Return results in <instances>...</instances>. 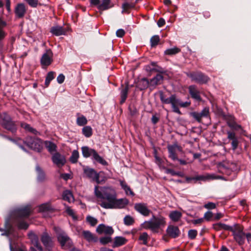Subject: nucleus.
Segmentation results:
<instances>
[{"instance_id": "nucleus-1", "label": "nucleus", "mask_w": 251, "mask_h": 251, "mask_svg": "<svg viewBox=\"0 0 251 251\" xmlns=\"http://www.w3.org/2000/svg\"><path fill=\"white\" fill-rule=\"evenodd\" d=\"M94 193L98 199V203L101 207L105 209L123 208L128 204V200L126 198L117 199L115 190L109 187H95Z\"/></svg>"}, {"instance_id": "nucleus-2", "label": "nucleus", "mask_w": 251, "mask_h": 251, "mask_svg": "<svg viewBox=\"0 0 251 251\" xmlns=\"http://www.w3.org/2000/svg\"><path fill=\"white\" fill-rule=\"evenodd\" d=\"M169 152V157L174 162H178L180 165H185L187 162L181 159L184 155V152L183 148L179 145L177 143H174L173 144L169 145L167 147Z\"/></svg>"}, {"instance_id": "nucleus-3", "label": "nucleus", "mask_w": 251, "mask_h": 251, "mask_svg": "<svg viewBox=\"0 0 251 251\" xmlns=\"http://www.w3.org/2000/svg\"><path fill=\"white\" fill-rule=\"evenodd\" d=\"M0 124L6 130L15 133L17 130V127L15 122L13 121L10 116L6 112L0 114Z\"/></svg>"}, {"instance_id": "nucleus-4", "label": "nucleus", "mask_w": 251, "mask_h": 251, "mask_svg": "<svg viewBox=\"0 0 251 251\" xmlns=\"http://www.w3.org/2000/svg\"><path fill=\"white\" fill-rule=\"evenodd\" d=\"M81 151L84 157L88 158L92 156V159L99 163L104 166L107 165V161L99 155L95 150L90 148L87 146H83L81 148Z\"/></svg>"}, {"instance_id": "nucleus-5", "label": "nucleus", "mask_w": 251, "mask_h": 251, "mask_svg": "<svg viewBox=\"0 0 251 251\" xmlns=\"http://www.w3.org/2000/svg\"><path fill=\"white\" fill-rule=\"evenodd\" d=\"M55 230L58 242L61 248L64 249L71 248L73 242L67 234L64 231L57 228H55Z\"/></svg>"}, {"instance_id": "nucleus-6", "label": "nucleus", "mask_w": 251, "mask_h": 251, "mask_svg": "<svg viewBox=\"0 0 251 251\" xmlns=\"http://www.w3.org/2000/svg\"><path fill=\"white\" fill-rule=\"evenodd\" d=\"M23 142L29 148L37 152H40L43 149L42 140L38 138L27 136Z\"/></svg>"}, {"instance_id": "nucleus-7", "label": "nucleus", "mask_w": 251, "mask_h": 251, "mask_svg": "<svg viewBox=\"0 0 251 251\" xmlns=\"http://www.w3.org/2000/svg\"><path fill=\"white\" fill-rule=\"evenodd\" d=\"M234 240L239 245H243L245 240V233L243 231V228L239 224H234L232 226V230L230 231Z\"/></svg>"}, {"instance_id": "nucleus-8", "label": "nucleus", "mask_w": 251, "mask_h": 251, "mask_svg": "<svg viewBox=\"0 0 251 251\" xmlns=\"http://www.w3.org/2000/svg\"><path fill=\"white\" fill-rule=\"evenodd\" d=\"M146 71L150 75H153V77L149 81V87L151 90L154 89L157 86V68L156 63L152 62L145 67Z\"/></svg>"}, {"instance_id": "nucleus-9", "label": "nucleus", "mask_w": 251, "mask_h": 251, "mask_svg": "<svg viewBox=\"0 0 251 251\" xmlns=\"http://www.w3.org/2000/svg\"><path fill=\"white\" fill-rule=\"evenodd\" d=\"M185 74L192 81L200 84H205L209 80L208 76L200 71L188 72Z\"/></svg>"}, {"instance_id": "nucleus-10", "label": "nucleus", "mask_w": 251, "mask_h": 251, "mask_svg": "<svg viewBox=\"0 0 251 251\" xmlns=\"http://www.w3.org/2000/svg\"><path fill=\"white\" fill-rule=\"evenodd\" d=\"M30 208L28 205L17 208L12 212V218H27L30 215Z\"/></svg>"}, {"instance_id": "nucleus-11", "label": "nucleus", "mask_w": 251, "mask_h": 251, "mask_svg": "<svg viewBox=\"0 0 251 251\" xmlns=\"http://www.w3.org/2000/svg\"><path fill=\"white\" fill-rule=\"evenodd\" d=\"M40 240L45 248L50 251L54 245L52 237L46 231H44L40 236Z\"/></svg>"}, {"instance_id": "nucleus-12", "label": "nucleus", "mask_w": 251, "mask_h": 251, "mask_svg": "<svg viewBox=\"0 0 251 251\" xmlns=\"http://www.w3.org/2000/svg\"><path fill=\"white\" fill-rule=\"evenodd\" d=\"M161 99L166 103H171L172 105L180 106L181 107H186L190 105V102H183L179 99H177L175 95H172L170 98L166 99L164 100L162 97Z\"/></svg>"}, {"instance_id": "nucleus-13", "label": "nucleus", "mask_w": 251, "mask_h": 251, "mask_svg": "<svg viewBox=\"0 0 251 251\" xmlns=\"http://www.w3.org/2000/svg\"><path fill=\"white\" fill-rule=\"evenodd\" d=\"M28 236L31 239L32 244L34 245V247H31L30 248V251H44L43 248L38 241V236L32 231H31Z\"/></svg>"}, {"instance_id": "nucleus-14", "label": "nucleus", "mask_w": 251, "mask_h": 251, "mask_svg": "<svg viewBox=\"0 0 251 251\" xmlns=\"http://www.w3.org/2000/svg\"><path fill=\"white\" fill-rule=\"evenodd\" d=\"M27 11V8L24 3H18L15 7L14 13L17 19H22L24 17Z\"/></svg>"}, {"instance_id": "nucleus-15", "label": "nucleus", "mask_w": 251, "mask_h": 251, "mask_svg": "<svg viewBox=\"0 0 251 251\" xmlns=\"http://www.w3.org/2000/svg\"><path fill=\"white\" fill-rule=\"evenodd\" d=\"M51 160L53 163L58 167L63 166L66 162L65 156L58 152L52 154Z\"/></svg>"}, {"instance_id": "nucleus-16", "label": "nucleus", "mask_w": 251, "mask_h": 251, "mask_svg": "<svg viewBox=\"0 0 251 251\" xmlns=\"http://www.w3.org/2000/svg\"><path fill=\"white\" fill-rule=\"evenodd\" d=\"M53 53L51 50L49 49L46 50V52L44 53L41 58L40 62L42 66H48L52 62V57Z\"/></svg>"}, {"instance_id": "nucleus-17", "label": "nucleus", "mask_w": 251, "mask_h": 251, "mask_svg": "<svg viewBox=\"0 0 251 251\" xmlns=\"http://www.w3.org/2000/svg\"><path fill=\"white\" fill-rule=\"evenodd\" d=\"M191 116L199 123L201 122L202 118H208L209 116V108L205 107L200 112H194L191 113Z\"/></svg>"}, {"instance_id": "nucleus-18", "label": "nucleus", "mask_w": 251, "mask_h": 251, "mask_svg": "<svg viewBox=\"0 0 251 251\" xmlns=\"http://www.w3.org/2000/svg\"><path fill=\"white\" fill-rule=\"evenodd\" d=\"M166 232L168 235L172 238H176L178 237L180 234V231L177 226L173 225H169L167 229Z\"/></svg>"}, {"instance_id": "nucleus-19", "label": "nucleus", "mask_w": 251, "mask_h": 251, "mask_svg": "<svg viewBox=\"0 0 251 251\" xmlns=\"http://www.w3.org/2000/svg\"><path fill=\"white\" fill-rule=\"evenodd\" d=\"M134 209L140 214L144 216L149 215L151 211L147 206V204L144 203H136L134 204Z\"/></svg>"}, {"instance_id": "nucleus-20", "label": "nucleus", "mask_w": 251, "mask_h": 251, "mask_svg": "<svg viewBox=\"0 0 251 251\" xmlns=\"http://www.w3.org/2000/svg\"><path fill=\"white\" fill-rule=\"evenodd\" d=\"M10 218H8L5 222V231L1 233L2 236L9 237L11 235H13L15 232V228L13 225L10 223Z\"/></svg>"}, {"instance_id": "nucleus-21", "label": "nucleus", "mask_w": 251, "mask_h": 251, "mask_svg": "<svg viewBox=\"0 0 251 251\" xmlns=\"http://www.w3.org/2000/svg\"><path fill=\"white\" fill-rule=\"evenodd\" d=\"M96 231L100 234L104 233L106 235H111L113 233L114 230L111 226H106L103 224H100L98 226Z\"/></svg>"}, {"instance_id": "nucleus-22", "label": "nucleus", "mask_w": 251, "mask_h": 251, "mask_svg": "<svg viewBox=\"0 0 251 251\" xmlns=\"http://www.w3.org/2000/svg\"><path fill=\"white\" fill-rule=\"evenodd\" d=\"M85 175L93 180L96 181L98 183H100L99 174H98L94 169L91 168H85L84 169Z\"/></svg>"}, {"instance_id": "nucleus-23", "label": "nucleus", "mask_w": 251, "mask_h": 251, "mask_svg": "<svg viewBox=\"0 0 251 251\" xmlns=\"http://www.w3.org/2000/svg\"><path fill=\"white\" fill-rule=\"evenodd\" d=\"M68 31V29L64 28L59 25H55L51 27L50 29V33L55 36H58L62 35H65Z\"/></svg>"}, {"instance_id": "nucleus-24", "label": "nucleus", "mask_w": 251, "mask_h": 251, "mask_svg": "<svg viewBox=\"0 0 251 251\" xmlns=\"http://www.w3.org/2000/svg\"><path fill=\"white\" fill-rule=\"evenodd\" d=\"M142 227L145 229H150L153 232L157 231V219L154 218L149 221H145L142 225Z\"/></svg>"}, {"instance_id": "nucleus-25", "label": "nucleus", "mask_w": 251, "mask_h": 251, "mask_svg": "<svg viewBox=\"0 0 251 251\" xmlns=\"http://www.w3.org/2000/svg\"><path fill=\"white\" fill-rule=\"evenodd\" d=\"M13 224L17 225L20 229H26L28 227V224L23 220V218H12Z\"/></svg>"}, {"instance_id": "nucleus-26", "label": "nucleus", "mask_w": 251, "mask_h": 251, "mask_svg": "<svg viewBox=\"0 0 251 251\" xmlns=\"http://www.w3.org/2000/svg\"><path fill=\"white\" fill-rule=\"evenodd\" d=\"M212 228L216 231L225 230L229 231L232 230V226H230L225 224L219 222L212 225Z\"/></svg>"}, {"instance_id": "nucleus-27", "label": "nucleus", "mask_w": 251, "mask_h": 251, "mask_svg": "<svg viewBox=\"0 0 251 251\" xmlns=\"http://www.w3.org/2000/svg\"><path fill=\"white\" fill-rule=\"evenodd\" d=\"M188 90L189 92L193 99L198 101L201 100L200 92L197 89V87L195 85H190L188 87Z\"/></svg>"}, {"instance_id": "nucleus-28", "label": "nucleus", "mask_w": 251, "mask_h": 251, "mask_svg": "<svg viewBox=\"0 0 251 251\" xmlns=\"http://www.w3.org/2000/svg\"><path fill=\"white\" fill-rule=\"evenodd\" d=\"M84 238L89 242H96L98 238L89 230H83L82 232Z\"/></svg>"}, {"instance_id": "nucleus-29", "label": "nucleus", "mask_w": 251, "mask_h": 251, "mask_svg": "<svg viewBox=\"0 0 251 251\" xmlns=\"http://www.w3.org/2000/svg\"><path fill=\"white\" fill-rule=\"evenodd\" d=\"M218 170L220 172L227 175H230L232 172L228 167V164L226 162L221 163L218 164Z\"/></svg>"}, {"instance_id": "nucleus-30", "label": "nucleus", "mask_w": 251, "mask_h": 251, "mask_svg": "<svg viewBox=\"0 0 251 251\" xmlns=\"http://www.w3.org/2000/svg\"><path fill=\"white\" fill-rule=\"evenodd\" d=\"M113 6L111 4V0H102L101 3H100L98 6V9L100 11H104L107 10Z\"/></svg>"}, {"instance_id": "nucleus-31", "label": "nucleus", "mask_w": 251, "mask_h": 251, "mask_svg": "<svg viewBox=\"0 0 251 251\" xmlns=\"http://www.w3.org/2000/svg\"><path fill=\"white\" fill-rule=\"evenodd\" d=\"M119 181L122 188L125 191L126 195H129L131 196H134V193L125 180H120Z\"/></svg>"}, {"instance_id": "nucleus-32", "label": "nucleus", "mask_w": 251, "mask_h": 251, "mask_svg": "<svg viewBox=\"0 0 251 251\" xmlns=\"http://www.w3.org/2000/svg\"><path fill=\"white\" fill-rule=\"evenodd\" d=\"M21 126L25 129L26 131L33 133L34 135L40 134V133L36 129L33 128L30 126V125L26 123L22 122L21 123Z\"/></svg>"}, {"instance_id": "nucleus-33", "label": "nucleus", "mask_w": 251, "mask_h": 251, "mask_svg": "<svg viewBox=\"0 0 251 251\" xmlns=\"http://www.w3.org/2000/svg\"><path fill=\"white\" fill-rule=\"evenodd\" d=\"M44 145L50 153H52L53 152L56 151L57 146L52 142L50 141H45L44 142Z\"/></svg>"}, {"instance_id": "nucleus-34", "label": "nucleus", "mask_w": 251, "mask_h": 251, "mask_svg": "<svg viewBox=\"0 0 251 251\" xmlns=\"http://www.w3.org/2000/svg\"><path fill=\"white\" fill-rule=\"evenodd\" d=\"M36 170L37 173V180L39 182L44 181L46 179V175L45 172L39 165L36 166Z\"/></svg>"}, {"instance_id": "nucleus-35", "label": "nucleus", "mask_w": 251, "mask_h": 251, "mask_svg": "<svg viewBox=\"0 0 251 251\" xmlns=\"http://www.w3.org/2000/svg\"><path fill=\"white\" fill-rule=\"evenodd\" d=\"M182 217V214L178 211H173L169 214V217L174 222H178Z\"/></svg>"}, {"instance_id": "nucleus-36", "label": "nucleus", "mask_w": 251, "mask_h": 251, "mask_svg": "<svg viewBox=\"0 0 251 251\" xmlns=\"http://www.w3.org/2000/svg\"><path fill=\"white\" fill-rule=\"evenodd\" d=\"M53 210V208L51 206L50 202H47L43 203L39 205V210L40 212H46L48 211H52Z\"/></svg>"}, {"instance_id": "nucleus-37", "label": "nucleus", "mask_w": 251, "mask_h": 251, "mask_svg": "<svg viewBox=\"0 0 251 251\" xmlns=\"http://www.w3.org/2000/svg\"><path fill=\"white\" fill-rule=\"evenodd\" d=\"M0 136L14 143L15 144L17 145L20 148H21L23 151H26V150H25V147L23 146V145H22L21 144L20 141H22V140L21 139L19 138V139L16 140V139H13L9 136H7L6 135H5L2 134H0Z\"/></svg>"}, {"instance_id": "nucleus-38", "label": "nucleus", "mask_w": 251, "mask_h": 251, "mask_svg": "<svg viewBox=\"0 0 251 251\" xmlns=\"http://www.w3.org/2000/svg\"><path fill=\"white\" fill-rule=\"evenodd\" d=\"M137 87L140 90H144L149 87V81L146 78H142L137 83Z\"/></svg>"}, {"instance_id": "nucleus-39", "label": "nucleus", "mask_w": 251, "mask_h": 251, "mask_svg": "<svg viewBox=\"0 0 251 251\" xmlns=\"http://www.w3.org/2000/svg\"><path fill=\"white\" fill-rule=\"evenodd\" d=\"M126 240L125 238L122 236H117L115 238V241L113 244L114 247H120L126 244Z\"/></svg>"}, {"instance_id": "nucleus-40", "label": "nucleus", "mask_w": 251, "mask_h": 251, "mask_svg": "<svg viewBox=\"0 0 251 251\" xmlns=\"http://www.w3.org/2000/svg\"><path fill=\"white\" fill-rule=\"evenodd\" d=\"M62 198L63 200L71 202L74 201V197L72 192L69 190H66L63 192L62 194Z\"/></svg>"}, {"instance_id": "nucleus-41", "label": "nucleus", "mask_w": 251, "mask_h": 251, "mask_svg": "<svg viewBox=\"0 0 251 251\" xmlns=\"http://www.w3.org/2000/svg\"><path fill=\"white\" fill-rule=\"evenodd\" d=\"M82 134L87 138H89L92 135L93 130L90 126H84L82 129Z\"/></svg>"}, {"instance_id": "nucleus-42", "label": "nucleus", "mask_w": 251, "mask_h": 251, "mask_svg": "<svg viewBox=\"0 0 251 251\" xmlns=\"http://www.w3.org/2000/svg\"><path fill=\"white\" fill-rule=\"evenodd\" d=\"M128 91V86L127 85L123 88L121 91V100L120 103L123 104L124 103L126 99L127 93Z\"/></svg>"}, {"instance_id": "nucleus-43", "label": "nucleus", "mask_w": 251, "mask_h": 251, "mask_svg": "<svg viewBox=\"0 0 251 251\" xmlns=\"http://www.w3.org/2000/svg\"><path fill=\"white\" fill-rule=\"evenodd\" d=\"M54 72H52V71L48 73V74L46 76V77L45 83L46 87H48L50 81L52 79H54Z\"/></svg>"}, {"instance_id": "nucleus-44", "label": "nucleus", "mask_w": 251, "mask_h": 251, "mask_svg": "<svg viewBox=\"0 0 251 251\" xmlns=\"http://www.w3.org/2000/svg\"><path fill=\"white\" fill-rule=\"evenodd\" d=\"M76 124L79 126H84L87 124V120L83 115L77 117L76 119Z\"/></svg>"}, {"instance_id": "nucleus-45", "label": "nucleus", "mask_w": 251, "mask_h": 251, "mask_svg": "<svg viewBox=\"0 0 251 251\" xmlns=\"http://www.w3.org/2000/svg\"><path fill=\"white\" fill-rule=\"evenodd\" d=\"M6 25V23L0 18V40L3 39L6 33L3 30V27Z\"/></svg>"}, {"instance_id": "nucleus-46", "label": "nucleus", "mask_w": 251, "mask_h": 251, "mask_svg": "<svg viewBox=\"0 0 251 251\" xmlns=\"http://www.w3.org/2000/svg\"><path fill=\"white\" fill-rule=\"evenodd\" d=\"M124 223L127 226H131L134 223V219L129 215H126L124 218Z\"/></svg>"}, {"instance_id": "nucleus-47", "label": "nucleus", "mask_w": 251, "mask_h": 251, "mask_svg": "<svg viewBox=\"0 0 251 251\" xmlns=\"http://www.w3.org/2000/svg\"><path fill=\"white\" fill-rule=\"evenodd\" d=\"M78 157V151L77 150H74L70 158V160L72 163H75L77 162Z\"/></svg>"}, {"instance_id": "nucleus-48", "label": "nucleus", "mask_w": 251, "mask_h": 251, "mask_svg": "<svg viewBox=\"0 0 251 251\" xmlns=\"http://www.w3.org/2000/svg\"><path fill=\"white\" fill-rule=\"evenodd\" d=\"M135 3L133 2H125L122 4V7L123 11H126L129 9L135 7Z\"/></svg>"}, {"instance_id": "nucleus-49", "label": "nucleus", "mask_w": 251, "mask_h": 251, "mask_svg": "<svg viewBox=\"0 0 251 251\" xmlns=\"http://www.w3.org/2000/svg\"><path fill=\"white\" fill-rule=\"evenodd\" d=\"M148 235L146 232L141 233L139 237V240L142 242L144 245H147L148 243Z\"/></svg>"}, {"instance_id": "nucleus-50", "label": "nucleus", "mask_w": 251, "mask_h": 251, "mask_svg": "<svg viewBox=\"0 0 251 251\" xmlns=\"http://www.w3.org/2000/svg\"><path fill=\"white\" fill-rule=\"evenodd\" d=\"M86 221L89 223L91 226H95L98 223V220L95 218H94L91 216H88L86 217Z\"/></svg>"}, {"instance_id": "nucleus-51", "label": "nucleus", "mask_w": 251, "mask_h": 251, "mask_svg": "<svg viewBox=\"0 0 251 251\" xmlns=\"http://www.w3.org/2000/svg\"><path fill=\"white\" fill-rule=\"evenodd\" d=\"M180 51L179 48H170L166 50L165 51V54L172 55L175 54Z\"/></svg>"}, {"instance_id": "nucleus-52", "label": "nucleus", "mask_w": 251, "mask_h": 251, "mask_svg": "<svg viewBox=\"0 0 251 251\" xmlns=\"http://www.w3.org/2000/svg\"><path fill=\"white\" fill-rule=\"evenodd\" d=\"M198 234V232L195 229H190L188 231V236L190 239H194L196 238Z\"/></svg>"}, {"instance_id": "nucleus-53", "label": "nucleus", "mask_w": 251, "mask_h": 251, "mask_svg": "<svg viewBox=\"0 0 251 251\" xmlns=\"http://www.w3.org/2000/svg\"><path fill=\"white\" fill-rule=\"evenodd\" d=\"M166 224L165 219L161 215H158V228L160 226H164ZM159 231L158 230V232Z\"/></svg>"}, {"instance_id": "nucleus-54", "label": "nucleus", "mask_w": 251, "mask_h": 251, "mask_svg": "<svg viewBox=\"0 0 251 251\" xmlns=\"http://www.w3.org/2000/svg\"><path fill=\"white\" fill-rule=\"evenodd\" d=\"M100 241L101 244L105 245L112 241L111 237L109 236L103 237L100 238Z\"/></svg>"}, {"instance_id": "nucleus-55", "label": "nucleus", "mask_w": 251, "mask_h": 251, "mask_svg": "<svg viewBox=\"0 0 251 251\" xmlns=\"http://www.w3.org/2000/svg\"><path fill=\"white\" fill-rule=\"evenodd\" d=\"M166 73L162 69L158 67V83L159 82L160 80H162L163 78V75Z\"/></svg>"}, {"instance_id": "nucleus-56", "label": "nucleus", "mask_w": 251, "mask_h": 251, "mask_svg": "<svg viewBox=\"0 0 251 251\" xmlns=\"http://www.w3.org/2000/svg\"><path fill=\"white\" fill-rule=\"evenodd\" d=\"M29 6L32 7H36L38 4V0H25Z\"/></svg>"}, {"instance_id": "nucleus-57", "label": "nucleus", "mask_w": 251, "mask_h": 251, "mask_svg": "<svg viewBox=\"0 0 251 251\" xmlns=\"http://www.w3.org/2000/svg\"><path fill=\"white\" fill-rule=\"evenodd\" d=\"M213 213L210 211H208L205 213L203 216V219H205L206 221H209L213 217Z\"/></svg>"}, {"instance_id": "nucleus-58", "label": "nucleus", "mask_w": 251, "mask_h": 251, "mask_svg": "<svg viewBox=\"0 0 251 251\" xmlns=\"http://www.w3.org/2000/svg\"><path fill=\"white\" fill-rule=\"evenodd\" d=\"M203 207L205 208L208 209H213L216 208V204L215 203L212 202H209L207 203H206L204 205Z\"/></svg>"}, {"instance_id": "nucleus-59", "label": "nucleus", "mask_w": 251, "mask_h": 251, "mask_svg": "<svg viewBox=\"0 0 251 251\" xmlns=\"http://www.w3.org/2000/svg\"><path fill=\"white\" fill-rule=\"evenodd\" d=\"M167 173L171 174L172 176H181V173L179 172H176L172 169H168L167 170Z\"/></svg>"}, {"instance_id": "nucleus-60", "label": "nucleus", "mask_w": 251, "mask_h": 251, "mask_svg": "<svg viewBox=\"0 0 251 251\" xmlns=\"http://www.w3.org/2000/svg\"><path fill=\"white\" fill-rule=\"evenodd\" d=\"M10 251H27L26 249L25 248H17L16 249H14L12 247V244H11V240L10 239Z\"/></svg>"}, {"instance_id": "nucleus-61", "label": "nucleus", "mask_w": 251, "mask_h": 251, "mask_svg": "<svg viewBox=\"0 0 251 251\" xmlns=\"http://www.w3.org/2000/svg\"><path fill=\"white\" fill-rule=\"evenodd\" d=\"M116 36L118 37H123L125 34V31L123 29H119L116 31Z\"/></svg>"}, {"instance_id": "nucleus-62", "label": "nucleus", "mask_w": 251, "mask_h": 251, "mask_svg": "<svg viewBox=\"0 0 251 251\" xmlns=\"http://www.w3.org/2000/svg\"><path fill=\"white\" fill-rule=\"evenodd\" d=\"M203 222H204V219L203 218L192 220V224H193L194 225H201Z\"/></svg>"}, {"instance_id": "nucleus-63", "label": "nucleus", "mask_w": 251, "mask_h": 251, "mask_svg": "<svg viewBox=\"0 0 251 251\" xmlns=\"http://www.w3.org/2000/svg\"><path fill=\"white\" fill-rule=\"evenodd\" d=\"M65 80V76L63 74H61L57 77V81L59 84H62Z\"/></svg>"}, {"instance_id": "nucleus-64", "label": "nucleus", "mask_w": 251, "mask_h": 251, "mask_svg": "<svg viewBox=\"0 0 251 251\" xmlns=\"http://www.w3.org/2000/svg\"><path fill=\"white\" fill-rule=\"evenodd\" d=\"M150 42H151V47L155 46L157 45V35L153 36L151 38V39L150 40Z\"/></svg>"}]
</instances>
